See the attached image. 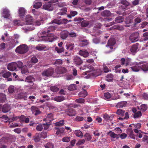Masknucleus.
I'll use <instances>...</instances> for the list:
<instances>
[{"label":"nucleus","instance_id":"1","mask_svg":"<svg viewBox=\"0 0 148 148\" xmlns=\"http://www.w3.org/2000/svg\"><path fill=\"white\" fill-rule=\"evenodd\" d=\"M42 34L44 35L41 36L42 41L52 42L57 39V37L52 34L48 33Z\"/></svg>","mask_w":148,"mask_h":148},{"label":"nucleus","instance_id":"2","mask_svg":"<svg viewBox=\"0 0 148 148\" xmlns=\"http://www.w3.org/2000/svg\"><path fill=\"white\" fill-rule=\"evenodd\" d=\"M28 50V48L27 46L25 45H22L18 47L16 49V52L20 54L24 53Z\"/></svg>","mask_w":148,"mask_h":148},{"label":"nucleus","instance_id":"3","mask_svg":"<svg viewBox=\"0 0 148 148\" xmlns=\"http://www.w3.org/2000/svg\"><path fill=\"white\" fill-rule=\"evenodd\" d=\"M54 72V69L53 68H49L43 71L41 74L43 77H49L53 75Z\"/></svg>","mask_w":148,"mask_h":148},{"label":"nucleus","instance_id":"4","mask_svg":"<svg viewBox=\"0 0 148 148\" xmlns=\"http://www.w3.org/2000/svg\"><path fill=\"white\" fill-rule=\"evenodd\" d=\"M139 33L137 32L132 33L129 37V40L132 42L137 41L139 40Z\"/></svg>","mask_w":148,"mask_h":148},{"label":"nucleus","instance_id":"5","mask_svg":"<svg viewBox=\"0 0 148 148\" xmlns=\"http://www.w3.org/2000/svg\"><path fill=\"white\" fill-rule=\"evenodd\" d=\"M17 68V64L16 62L11 63L9 64L8 66V69L11 71L15 70Z\"/></svg>","mask_w":148,"mask_h":148},{"label":"nucleus","instance_id":"6","mask_svg":"<svg viewBox=\"0 0 148 148\" xmlns=\"http://www.w3.org/2000/svg\"><path fill=\"white\" fill-rule=\"evenodd\" d=\"M144 63V62H140L139 63L136 62V64L135 66H132L130 67V68L132 69V70L134 72H138L139 71L140 69H141L140 66H139L138 64H141Z\"/></svg>","mask_w":148,"mask_h":148},{"label":"nucleus","instance_id":"7","mask_svg":"<svg viewBox=\"0 0 148 148\" xmlns=\"http://www.w3.org/2000/svg\"><path fill=\"white\" fill-rule=\"evenodd\" d=\"M52 0L48 2V3H46L43 6V9L50 11L53 10V8L51 6V2Z\"/></svg>","mask_w":148,"mask_h":148},{"label":"nucleus","instance_id":"8","mask_svg":"<svg viewBox=\"0 0 148 148\" xmlns=\"http://www.w3.org/2000/svg\"><path fill=\"white\" fill-rule=\"evenodd\" d=\"M69 32L66 30L61 31L60 33V37L63 40H66L69 36Z\"/></svg>","mask_w":148,"mask_h":148},{"label":"nucleus","instance_id":"9","mask_svg":"<svg viewBox=\"0 0 148 148\" xmlns=\"http://www.w3.org/2000/svg\"><path fill=\"white\" fill-rule=\"evenodd\" d=\"M65 113L70 116H74L76 114L75 111L73 108H69L66 109Z\"/></svg>","mask_w":148,"mask_h":148},{"label":"nucleus","instance_id":"10","mask_svg":"<svg viewBox=\"0 0 148 148\" xmlns=\"http://www.w3.org/2000/svg\"><path fill=\"white\" fill-rule=\"evenodd\" d=\"M10 16V11L7 9H4L3 10V17L6 18H9Z\"/></svg>","mask_w":148,"mask_h":148},{"label":"nucleus","instance_id":"11","mask_svg":"<svg viewBox=\"0 0 148 148\" xmlns=\"http://www.w3.org/2000/svg\"><path fill=\"white\" fill-rule=\"evenodd\" d=\"M54 119L53 114L51 113L47 115L46 118L44 120L50 123H51V122Z\"/></svg>","mask_w":148,"mask_h":148},{"label":"nucleus","instance_id":"12","mask_svg":"<svg viewBox=\"0 0 148 148\" xmlns=\"http://www.w3.org/2000/svg\"><path fill=\"white\" fill-rule=\"evenodd\" d=\"M126 132L130 138L135 139V136L133 134V131L132 128L127 129L126 131Z\"/></svg>","mask_w":148,"mask_h":148},{"label":"nucleus","instance_id":"13","mask_svg":"<svg viewBox=\"0 0 148 148\" xmlns=\"http://www.w3.org/2000/svg\"><path fill=\"white\" fill-rule=\"evenodd\" d=\"M74 63L77 65H80L83 63V60L79 57L76 56L74 58Z\"/></svg>","mask_w":148,"mask_h":148},{"label":"nucleus","instance_id":"14","mask_svg":"<svg viewBox=\"0 0 148 148\" xmlns=\"http://www.w3.org/2000/svg\"><path fill=\"white\" fill-rule=\"evenodd\" d=\"M11 109L10 105L5 104L3 106L2 108V111L4 113H6L8 112Z\"/></svg>","mask_w":148,"mask_h":148},{"label":"nucleus","instance_id":"15","mask_svg":"<svg viewBox=\"0 0 148 148\" xmlns=\"http://www.w3.org/2000/svg\"><path fill=\"white\" fill-rule=\"evenodd\" d=\"M56 27L54 26H51L49 27L47 30H45L42 33V34H47L51 32L55 31L56 30Z\"/></svg>","mask_w":148,"mask_h":148},{"label":"nucleus","instance_id":"16","mask_svg":"<svg viewBox=\"0 0 148 148\" xmlns=\"http://www.w3.org/2000/svg\"><path fill=\"white\" fill-rule=\"evenodd\" d=\"M138 43H136L132 46L130 49V51L132 53H136L137 52L138 49Z\"/></svg>","mask_w":148,"mask_h":148},{"label":"nucleus","instance_id":"17","mask_svg":"<svg viewBox=\"0 0 148 148\" xmlns=\"http://www.w3.org/2000/svg\"><path fill=\"white\" fill-rule=\"evenodd\" d=\"M107 134L109 135L112 138H116V139H118L119 137V134H115L111 131H110L108 132Z\"/></svg>","mask_w":148,"mask_h":148},{"label":"nucleus","instance_id":"18","mask_svg":"<svg viewBox=\"0 0 148 148\" xmlns=\"http://www.w3.org/2000/svg\"><path fill=\"white\" fill-rule=\"evenodd\" d=\"M57 73L59 74H62L65 73L66 72V69L64 67H60L56 69Z\"/></svg>","mask_w":148,"mask_h":148},{"label":"nucleus","instance_id":"19","mask_svg":"<svg viewBox=\"0 0 148 148\" xmlns=\"http://www.w3.org/2000/svg\"><path fill=\"white\" fill-rule=\"evenodd\" d=\"M26 12V11L24 8L23 7L20 8L18 10V13L21 16H24Z\"/></svg>","mask_w":148,"mask_h":148},{"label":"nucleus","instance_id":"20","mask_svg":"<svg viewBox=\"0 0 148 148\" xmlns=\"http://www.w3.org/2000/svg\"><path fill=\"white\" fill-rule=\"evenodd\" d=\"M127 102L126 101H122L118 103L116 105V107L117 108H122L124 107H125L126 106Z\"/></svg>","mask_w":148,"mask_h":148},{"label":"nucleus","instance_id":"21","mask_svg":"<svg viewBox=\"0 0 148 148\" xmlns=\"http://www.w3.org/2000/svg\"><path fill=\"white\" fill-rule=\"evenodd\" d=\"M35 81V79L32 76H27L25 79V81L30 83L32 84H33V82Z\"/></svg>","mask_w":148,"mask_h":148},{"label":"nucleus","instance_id":"22","mask_svg":"<svg viewBox=\"0 0 148 148\" xmlns=\"http://www.w3.org/2000/svg\"><path fill=\"white\" fill-rule=\"evenodd\" d=\"M66 48L69 51L73 50L74 48V45L73 43H68L66 45Z\"/></svg>","mask_w":148,"mask_h":148},{"label":"nucleus","instance_id":"23","mask_svg":"<svg viewBox=\"0 0 148 148\" xmlns=\"http://www.w3.org/2000/svg\"><path fill=\"white\" fill-rule=\"evenodd\" d=\"M138 107L139 110L142 111L143 112H145L148 108L147 105L145 104H142L140 106H138Z\"/></svg>","mask_w":148,"mask_h":148},{"label":"nucleus","instance_id":"24","mask_svg":"<svg viewBox=\"0 0 148 148\" xmlns=\"http://www.w3.org/2000/svg\"><path fill=\"white\" fill-rule=\"evenodd\" d=\"M116 43V40L114 38H110L108 40V45L106 46L108 47V46H113Z\"/></svg>","mask_w":148,"mask_h":148},{"label":"nucleus","instance_id":"25","mask_svg":"<svg viewBox=\"0 0 148 148\" xmlns=\"http://www.w3.org/2000/svg\"><path fill=\"white\" fill-rule=\"evenodd\" d=\"M41 138V135L40 134L36 133L34 137V140L35 142H38L40 140Z\"/></svg>","mask_w":148,"mask_h":148},{"label":"nucleus","instance_id":"26","mask_svg":"<svg viewBox=\"0 0 148 148\" xmlns=\"http://www.w3.org/2000/svg\"><path fill=\"white\" fill-rule=\"evenodd\" d=\"M79 52V54L80 55L85 58L88 57L89 56V53L86 51L80 50Z\"/></svg>","mask_w":148,"mask_h":148},{"label":"nucleus","instance_id":"27","mask_svg":"<svg viewBox=\"0 0 148 148\" xmlns=\"http://www.w3.org/2000/svg\"><path fill=\"white\" fill-rule=\"evenodd\" d=\"M55 130H57L56 131V134L57 135L63 133L64 131V127H61L59 128L55 127Z\"/></svg>","mask_w":148,"mask_h":148},{"label":"nucleus","instance_id":"28","mask_svg":"<svg viewBox=\"0 0 148 148\" xmlns=\"http://www.w3.org/2000/svg\"><path fill=\"white\" fill-rule=\"evenodd\" d=\"M18 98L19 99H23L24 100H27V97L25 93H21L18 95Z\"/></svg>","mask_w":148,"mask_h":148},{"label":"nucleus","instance_id":"29","mask_svg":"<svg viewBox=\"0 0 148 148\" xmlns=\"http://www.w3.org/2000/svg\"><path fill=\"white\" fill-rule=\"evenodd\" d=\"M124 18L122 16H119L115 18V21L116 23H121L123 22Z\"/></svg>","mask_w":148,"mask_h":148},{"label":"nucleus","instance_id":"30","mask_svg":"<svg viewBox=\"0 0 148 148\" xmlns=\"http://www.w3.org/2000/svg\"><path fill=\"white\" fill-rule=\"evenodd\" d=\"M6 99L5 94L2 93H0V103H2L4 102Z\"/></svg>","mask_w":148,"mask_h":148},{"label":"nucleus","instance_id":"31","mask_svg":"<svg viewBox=\"0 0 148 148\" xmlns=\"http://www.w3.org/2000/svg\"><path fill=\"white\" fill-rule=\"evenodd\" d=\"M32 17L29 15L27 16L25 18V21L27 24H31V22L33 20Z\"/></svg>","mask_w":148,"mask_h":148},{"label":"nucleus","instance_id":"32","mask_svg":"<svg viewBox=\"0 0 148 148\" xmlns=\"http://www.w3.org/2000/svg\"><path fill=\"white\" fill-rule=\"evenodd\" d=\"M84 92H80L79 94V97H85L87 95V92H86V90L85 89H83Z\"/></svg>","mask_w":148,"mask_h":148},{"label":"nucleus","instance_id":"33","mask_svg":"<svg viewBox=\"0 0 148 148\" xmlns=\"http://www.w3.org/2000/svg\"><path fill=\"white\" fill-rule=\"evenodd\" d=\"M140 66L141 69L143 71H148V63H146Z\"/></svg>","mask_w":148,"mask_h":148},{"label":"nucleus","instance_id":"34","mask_svg":"<svg viewBox=\"0 0 148 148\" xmlns=\"http://www.w3.org/2000/svg\"><path fill=\"white\" fill-rule=\"evenodd\" d=\"M101 15L103 16L108 17L111 15V13L110 11L108 10H105L101 13Z\"/></svg>","mask_w":148,"mask_h":148},{"label":"nucleus","instance_id":"35","mask_svg":"<svg viewBox=\"0 0 148 148\" xmlns=\"http://www.w3.org/2000/svg\"><path fill=\"white\" fill-rule=\"evenodd\" d=\"M132 19H130L129 17H127L126 18L125 23L126 25L125 27H129L130 26V24L132 22Z\"/></svg>","mask_w":148,"mask_h":148},{"label":"nucleus","instance_id":"36","mask_svg":"<svg viewBox=\"0 0 148 148\" xmlns=\"http://www.w3.org/2000/svg\"><path fill=\"white\" fill-rule=\"evenodd\" d=\"M64 99L62 96H56L54 98V100L58 102H61Z\"/></svg>","mask_w":148,"mask_h":148},{"label":"nucleus","instance_id":"37","mask_svg":"<svg viewBox=\"0 0 148 148\" xmlns=\"http://www.w3.org/2000/svg\"><path fill=\"white\" fill-rule=\"evenodd\" d=\"M32 110L33 111H34V110H35L36 112L35 113V115H37L38 114H39L41 112L39 110H38L37 108L35 106H32L31 107Z\"/></svg>","mask_w":148,"mask_h":148},{"label":"nucleus","instance_id":"38","mask_svg":"<svg viewBox=\"0 0 148 148\" xmlns=\"http://www.w3.org/2000/svg\"><path fill=\"white\" fill-rule=\"evenodd\" d=\"M142 115V113L140 111H138L134 114V118H138Z\"/></svg>","mask_w":148,"mask_h":148},{"label":"nucleus","instance_id":"39","mask_svg":"<svg viewBox=\"0 0 148 148\" xmlns=\"http://www.w3.org/2000/svg\"><path fill=\"white\" fill-rule=\"evenodd\" d=\"M74 134L77 137L82 136L83 134L81 131L79 130H75L74 132Z\"/></svg>","mask_w":148,"mask_h":148},{"label":"nucleus","instance_id":"40","mask_svg":"<svg viewBox=\"0 0 148 148\" xmlns=\"http://www.w3.org/2000/svg\"><path fill=\"white\" fill-rule=\"evenodd\" d=\"M85 140L87 141H90L92 139V136L91 135L88 133H86L84 135Z\"/></svg>","mask_w":148,"mask_h":148},{"label":"nucleus","instance_id":"41","mask_svg":"<svg viewBox=\"0 0 148 148\" xmlns=\"http://www.w3.org/2000/svg\"><path fill=\"white\" fill-rule=\"evenodd\" d=\"M55 50L58 53H61L64 51V47L58 48L57 47H56L55 48Z\"/></svg>","mask_w":148,"mask_h":148},{"label":"nucleus","instance_id":"42","mask_svg":"<svg viewBox=\"0 0 148 148\" xmlns=\"http://www.w3.org/2000/svg\"><path fill=\"white\" fill-rule=\"evenodd\" d=\"M113 75L112 74H109L107 76V81L108 82H111L113 80Z\"/></svg>","mask_w":148,"mask_h":148},{"label":"nucleus","instance_id":"43","mask_svg":"<svg viewBox=\"0 0 148 148\" xmlns=\"http://www.w3.org/2000/svg\"><path fill=\"white\" fill-rule=\"evenodd\" d=\"M51 124V123H49L46 122V123L42 124V125L43 127L44 130H46L49 128Z\"/></svg>","mask_w":148,"mask_h":148},{"label":"nucleus","instance_id":"44","mask_svg":"<svg viewBox=\"0 0 148 148\" xmlns=\"http://www.w3.org/2000/svg\"><path fill=\"white\" fill-rule=\"evenodd\" d=\"M51 23H55L58 24V25L62 24V23L61 22V19L58 20L55 19L53 20H52L51 21Z\"/></svg>","mask_w":148,"mask_h":148},{"label":"nucleus","instance_id":"45","mask_svg":"<svg viewBox=\"0 0 148 148\" xmlns=\"http://www.w3.org/2000/svg\"><path fill=\"white\" fill-rule=\"evenodd\" d=\"M21 73L22 74H25L28 72L27 66H23L21 68Z\"/></svg>","mask_w":148,"mask_h":148},{"label":"nucleus","instance_id":"46","mask_svg":"<svg viewBox=\"0 0 148 148\" xmlns=\"http://www.w3.org/2000/svg\"><path fill=\"white\" fill-rule=\"evenodd\" d=\"M68 90L71 91L76 90V85L75 84H71L68 87Z\"/></svg>","mask_w":148,"mask_h":148},{"label":"nucleus","instance_id":"47","mask_svg":"<svg viewBox=\"0 0 148 148\" xmlns=\"http://www.w3.org/2000/svg\"><path fill=\"white\" fill-rule=\"evenodd\" d=\"M62 60L61 59H56L55 60V61L54 63H53V65H61L62 64Z\"/></svg>","mask_w":148,"mask_h":148},{"label":"nucleus","instance_id":"48","mask_svg":"<svg viewBox=\"0 0 148 148\" xmlns=\"http://www.w3.org/2000/svg\"><path fill=\"white\" fill-rule=\"evenodd\" d=\"M125 111V110L121 109H119L117 110L116 113L118 115L121 116L124 115Z\"/></svg>","mask_w":148,"mask_h":148},{"label":"nucleus","instance_id":"49","mask_svg":"<svg viewBox=\"0 0 148 148\" xmlns=\"http://www.w3.org/2000/svg\"><path fill=\"white\" fill-rule=\"evenodd\" d=\"M42 3L41 2H38L36 3L33 6L34 8L38 9L40 8L42 5Z\"/></svg>","mask_w":148,"mask_h":148},{"label":"nucleus","instance_id":"50","mask_svg":"<svg viewBox=\"0 0 148 148\" xmlns=\"http://www.w3.org/2000/svg\"><path fill=\"white\" fill-rule=\"evenodd\" d=\"M11 73L10 72L8 71L2 75V77L4 78H8L10 76Z\"/></svg>","mask_w":148,"mask_h":148},{"label":"nucleus","instance_id":"51","mask_svg":"<svg viewBox=\"0 0 148 148\" xmlns=\"http://www.w3.org/2000/svg\"><path fill=\"white\" fill-rule=\"evenodd\" d=\"M64 121L63 120L60 121L56 122L55 124L56 126H62L64 124Z\"/></svg>","mask_w":148,"mask_h":148},{"label":"nucleus","instance_id":"52","mask_svg":"<svg viewBox=\"0 0 148 148\" xmlns=\"http://www.w3.org/2000/svg\"><path fill=\"white\" fill-rule=\"evenodd\" d=\"M61 10H64V11L60 12L58 13V14H60L61 15H64V14H66L67 11V8H62V9H61Z\"/></svg>","mask_w":148,"mask_h":148},{"label":"nucleus","instance_id":"53","mask_svg":"<svg viewBox=\"0 0 148 148\" xmlns=\"http://www.w3.org/2000/svg\"><path fill=\"white\" fill-rule=\"evenodd\" d=\"M75 101L78 103H84L85 99L83 98H79L76 99L75 100Z\"/></svg>","mask_w":148,"mask_h":148},{"label":"nucleus","instance_id":"54","mask_svg":"<svg viewBox=\"0 0 148 148\" xmlns=\"http://www.w3.org/2000/svg\"><path fill=\"white\" fill-rule=\"evenodd\" d=\"M89 24V22L85 21H82L81 23V26L83 27H86Z\"/></svg>","mask_w":148,"mask_h":148},{"label":"nucleus","instance_id":"55","mask_svg":"<svg viewBox=\"0 0 148 148\" xmlns=\"http://www.w3.org/2000/svg\"><path fill=\"white\" fill-rule=\"evenodd\" d=\"M45 148H53L54 145L52 143H48L45 146Z\"/></svg>","mask_w":148,"mask_h":148},{"label":"nucleus","instance_id":"56","mask_svg":"<svg viewBox=\"0 0 148 148\" xmlns=\"http://www.w3.org/2000/svg\"><path fill=\"white\" fill-rule=\"evenodd\" d=\"M120 2L121 4L125 6H127L130 4L126 0H122Z\"/></svg>","mask_w":148,"mask_h":148},{"label":"nucleus","instance_id":"57","mask_svg":"<svg viewBox=\"0 0 148 148\" xmlns=\"http://www.w3.org/2000/svg\"><path fill=\"white\" fill-rule=\"evenodd\" d=\"M50 89L53 92H57L59 90V88L55 86H51Z\"/></svg>","mask_w":148,"mask_h":148},{"label":"nucleus","instance_id":"58","mask_svg":"<svg viewBox=\"0 0 148 148\" xmlns=\"http://www.w3.org/2000/svg\"><path fill=\"white\" fill-rule=\"evenodd\" d=\"M38 61L37 58L35 56L32 57L31 59V62L32 63L34 64L38 62Z\"/></svg>","mask_w":148,"mask_h":148},{"label":"nucleus","instance_id":"59","mask_svg":"<svg viewBox=\"0 0 148 148\" xmlns=\"http://www.w3.org/2000/svg\"><path fill=\"white\" fill-rule=\"evenodd\" d=\"M14 91V86H10L8 88V91L10 93H13Z\"/></svg>","mask_w":148,"mask_h":148},{"label":"nucleus","instance_id":"60","mask_svg":"<svg viewBox=\"0 0 148 148\" xmlns=\"http://www.w3.org/2000/svg\"><path fill=\"white\" fill-rule=\"evenodd\" d=\"M69 36L72 38H75L77 36L76 33L74 32H69Z\"/></svg>","mask_w":148,"mask_h":148},{"label":"nucleus","instance_id":"61","mask_svg":"<svg viewBox=\"0 0 148 148\" xmlns=\"http://www.w3.org/2000/svg\"><path fill=\"white\" fill-rule=\"evenodd\" d=\"M84 118L82 116H77L75 119V120L76 121L79 122L83 121Z\"/></svg>","mask_w":148,"mask_h":148},{"label":"nucleus","instance_id":"62","mask_svg":"<svg viewBox=\"0 0 148 148\" xmlns=\"http://www.w3.org/2000/svg\"><path fill=\"white\" fill-rule=\"evenodd\" d=\"M70 140V138L69 137L66 136L63 138L62 139V141L63 142H68Z\"/></svg>","mask_w":148,"mask_h":148},{"label":"nucleus","instance_id":"63","mask_svg":"<svg viewBox=\"0 0 148 148\" xmlns=\"http://www.w3.org/2000/svg\"><path fill=\"white\" fill-rule=\"evenodd\" d=\"M143 36L144 37L143 39L145 41L148 40V32L144 33Z\"/></svg>","mask_w":148,"mask_h":148},{"label":"nucleus","instance_id":"64","mask_svg":"<svg viewBox=\"0 0 148 148\" xmlns=\"http://www.w3.org/2000/svg\"><path fill=\"white\" fill-rule=\"evenodd\" d=\"M142 140L144 142L148 143V136L147 135H144Z\"/></svg>","mask_w":148,"mask_h":148}]
</instances>
